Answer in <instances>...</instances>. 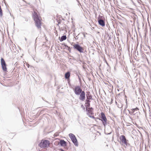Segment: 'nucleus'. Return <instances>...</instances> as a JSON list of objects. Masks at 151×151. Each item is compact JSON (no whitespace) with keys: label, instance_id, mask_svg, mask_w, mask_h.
I'll list each match as a JSON object with an SVG mask.
<instances>
[{"label":"nucleus","instance_id":"nucleus-14","mask_svg":"<svg viewBox=\"0 0 151 151\" xmlns=\"http://www.w3.org/2000/svg\"><path fill=\"white\" fill-rule=\"evenodd\" d=\"M66 39V35H63L61 37L60 41H63L65 40Z\"/></svg>","mask_w":151,"mask_h":151},{"label":"nucleus","instance_id":"nucleus-5","mask_svg":"<svg viewBox=\"0 0 151 151\" xmlns=\"http://www.w3.org/2000/svg\"><path fill=\"white\" fill-rule=\"evenodd\" d=\"M73 91L75 94L77 95H79L83 91L81 87L79 86H77L73 89Z\"/></svg>","mask_w":151,"mask_h":151},{"label":"nucleus","instance_id":"nucleus-19","mask_svg":"<svg viewBox=\"0 0 151 151\" xmlns=\"http://www.w3.org/2000/svg\"><path fill=\"white\" fill-rule=\"evenodd\" d=\"M89 109L88 110V111L89 112H91L92 111V110L93 109V108H89Z\"/></svg>","mask_w":151,"mask_h":151},{"label":"nucleus","instance_id":"nucleus-9","mask_svg":"<svg viewBox=\"0 0 151 151\" xmlns=\"http://www.w3.org/2000/svg\"><path fill=\"white\" fill-rule=\"evenodd\" d=\"M98 21L100 25L103 27L105 26V22L102 19L100 18V16L98 17Z\"/></svg>","mask_w":151,"mask_h":151},{"label":"nucleus","instance_id":"nucleus-10","mask_svg":"<svg viewBox=\"0 0 151 151\" xmlns=\"http://www.w3.org/2000/svg\"><path fill=\"white\" fill-rule=\"evenodd\" d=\"M138 110L139 109L137 108L132 109H131L132 111H129V113L131 114H135L137 112V111H138Z\"/></svg>","mask_w":151,"mask_h":151},{"label":"nucleus","instance_id":"nucleus-15","mask_svg":"<svg viewBox=\"0 0 151 151\" xmlns=\"http://www.w3.org/2000/svg\"><path fill=\"white\" fill-rule=\"evenodd\" d=\"M1 66L6 65V63L4 59L1 58Z\"/></svg>","mask_w":151,"mask_h":151},{"label":"nucleus","instance_id":"nucleus-18","mask_svg":"<svg viewBox=\"0 0 151 151\" xmlns=\"http://www.w3.org/2000/svg\"><path fill=\"white\" fill-rule=\"evenodd\" d=\"M92 99H87L86 100V104H88V103H90V100H92Z\"/></svg>","mask_w":151,"mask_h":151},{"label":"nucleus","instance_id":"nucleus-17","mask_svg":"<svg viewBox=\"0 0 151 151\" xmlns=\"http://www.w3.org/2000/svg\"><path fill=\"white\" fill-rule=\"evenodd\" d=\"M3 16L2 11L1 9V7L0 6V17H1Z\"/></svg>","mask_w":151,"mask_h":151},{"label":"nucleus","instance_id":"nucleus-2","mask_svg":"<svg viewBox=\"0 0 151 151\" xmlns=\"http://www.w3.org/2000/svg\"><path fill=\"white\" fill-rule=\"evenodd\" d=\"M50 142L48 140H42L39 144V146L41 148L47 147H49Z\"/></svg>","mask_w":151,"mask_h":151},{"label":"nucleus","instance_id":"nucleus-22","mask_svg":"<svg viewBox=\"0 0 151 151\" xmlns=\"http://www.w3.org/2000/svg\"><path fill=\"white\" fill-rule=\"evenodd\" d=\"M64 151V150H63L62 149H61L60 151Z\"/></svg>","mask_w":151,"mask_h":151},{"label":"nucleus","instance_id":"nucleus-8","mask_svg":"<svg viewBox=\"0 0 151 151\" xmlns=\"http://www.w3.org/2000/svg\"><path fill=\"white\" fill-rule=\"evenodd\" d=\"M79 99L82 101H84L85 99V93L84 91H83L80 94Z\"/></svg>","mask_w":151,"mask_h":151},{"label":"nucleus","instance_id":"nucleus-12","mask_svg":"<svg viewBox=\"0 0 151 151\" xmlns=\"http://www.w3.org/2000/svg\"><path fill=\"white\" fill-rule=\"evenodd\" d=\"M60 144L61 146H66V142L63 140H61L60 142Z\"/></svg>","mask_w":151,"mask_h":151},{"label":"nucleus","instance_id":"nucleus-11","mask_svg":"<svg viewBox=\"0 0 151 151\" xmlns=\"http://www.w3.org/2000/svg\"><path fill=\"white\" fill-rule=\"evenodd\" d=\"M86 96L87 99H92L91 96V95L89 91H87L86 92Z\"/></svg>","mask_w":151,"mask_h":151},{"label":"nucleus","instance_id":"nucleus-13","mask_svg":"<svg viewBox=\"0 0 151 151\" xmlns=\"http://www.w3.org/2000/svg\"><path fill=\"white\" fill-rule=\"evenodd\" d=\"M70 76V72H68L66 73L65 74V78L66 79H68Z\"/></svg>","mask_w":151,"mask_h":151},{"label":"nucleus","instance_id":"nucleus-23","mask_svg":"<svg viewBox=\"0 0 151 151\" xmlns=\"http://www.w3.org/2000/svg\"><path fill=\"white\" fill-rule=\"evenodd\" d=\"M81 107H83V108H84V106H83V105H81Z\"/></svg>","mask_w":151,"mask_h":151},{"label":"nucleus","instance_id":"nucleus-7","mask_svg":"<svg viewBox=\"0 0 151 151\" xmlns=\"http://www.w3.org/2000/svg\"><path fill=\"white\" fill-rule=\"evenodd\" d=\"M120 139L122 141V144L127 145V142L125 137L124 135H121L120 137Z\"/></svg>","mask_w":151,"mask_h":151},{"label":"nucleus","instance_id":"nucleus-16","mask_svg":"<svg viewBox=\"0 0 151 151\" xmlns=\"http://www.w3.org/2000/svg\"><path fill=\"white\" fill-rule=\"evenodd\" d=\"M2 69L3 70L5 71H7V68L6 67V65H2Z\"/></svg>","mask_w":151,"mask_h":151},{"label":"nucleus","instance_id":"nucleus-21","mask_svg":"<svg viewBox=\"0 0 151 151\" xmlns=\"http://www.w3.org/2000/svg\"><path fill=\"white\" fill-rule=\"evenodd\" d=\"M87 104V107H89L90 106V103H88Z\"/></svg>","mask_w":151,"mask_h":151},{"label":"nucleus","instance_id":"nucleus-24","mask_svg":"<svg viewBox=\"0 0 151 151\" xmlns=\"http://www.w3.org/2000/svg\"><path fill=\"white\" fill-rule=\"evenodd\" d=\"M25 40H26H26H27V38H25Z\"/></svg>","mask_w":151,"mask_h":151},{"label":"nucleus","instance_id":"nucleus-20","mask_svg":"<svg viewBox=\"0 0 151 151\" xmlns=\"http://www.w3.org/2000/svg\"><path fill=\"white\" fill-rule=\"evenodd\" d=\"M66 47H68V50H69V51H70V47L68 46H66Z\"/></svg>","mask_w":151,"mask_h":151},{"label":"nucleus","instance_id":"nucleus-6","mask_svg":"<svg viewBox=\"0 0 151 151\" xmlns=\"http://www.w3.org/2000/svg\"><path fill=\"white\" fill-rule=\"evenodd\" d=\"M74 49H76L80 52H83V47H81L78 44H74L73 45Z\"/></svg>","mask_w":151,"mask_h":151},{"label":"nucleus","instance_id":"nucleus-1","mask_svg":"<svg viewBox=\"0 0 151 151\" xmlns=\"http://www.w3.org/2000/svg\"><path fill=\"white\" fill-rule=\"evenodd\" d=\"M33 15L34 19L35 22L36 26L38 28H40L41 25V21L39 19L38 14L34 11Z\"/></svg>","mask_w":151,"mask_h":151},{"label":"nucleus","instance_id":"nucleus-4","mask_svg":"<svg viewBox=\"0 0 151 151\" xmlns=\"http://www.w3.org/2000/svg\"><path fill=\"white\" fill-rule=\"evenodd\" d=\"M69 136L72 142L75 146H77L78 145V142L75 136L72 133H70L69 134Z\"/></svg>","mask_w":151,"mask_h":151},{"label":"nucleus","instance_id":"nucleus-3","mask_svg":"<svg viewBox=\"0 0 151 151\" xmlns=\"http://www.w3.org/2000/svg\"><path fill=\"white\" fill-rule=\"evenodd\" d=\"M101 120L102 121L103 124L104 126L105 127L107 124V119L104 114L102 112L101 113Z\"/></svg>","mask_w":151,"mask_h":151}]
</instances>
